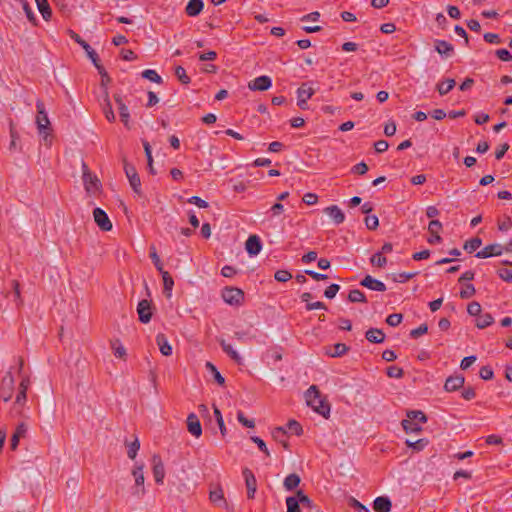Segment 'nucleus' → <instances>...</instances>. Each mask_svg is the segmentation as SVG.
Masks as SVG:
<instances>
[{
  "mask_svg": "<svg viewBox=\"0 0 512 512\" xmlns=\"http://www.w3.org/2000/svg\"><path fill=\"white\" fill-rule=\"evenodd\" d=\"M305 400L309 407L316 413L327 418L330 414V404L324 396L321 395L317 386L312 385L305 392Z\"/></svg>",
  "mask_w": 512,
  "mask_h": 512,
  "instance_id": "nucleus-1",
  "label": "nucleus"
},
{
  "mask_svg": "<svg viewBox=\"0 0 512 512\" xmlns=\"http://www.w3.org/2000/svg\"><path fill=\"white\" fill-rule=\"evenodd\" d=\"M82 180L84 188L89 195H95L101 190V182L97 175L93 174L87 164L82 161Z\"/></svg>",
  "mask_w": 512,
  "mask_h": 512,
  "instance_id": "nucleus-2",
  "label": "nucleus"
},
{
  "mask_svg": "<svg viewBox=\"0 0 512 512\" xmlns=\"http://www.w3.org/2000/svg\"><path fill=\"white\" fill-rule=\"evenodd\" d=\"M69 35L70 37L75 40V42H77L79 45L82 46V49H84L87 53V56L89 57V59L92 61V63L94 64V66L97 68L99 74L101 76H107V73L104 69V67L99 63V58H98V55L97 53L91 48V46L86 42L84 41L77 33H75L74 31H69Z\"/></svg>",
  "mask_w": 512,
  "mask_h": 512,
  "instance_id": "nucleus-3",
  "label": "nucleus"
},
{
  "mask_svg": "<svg viewBox=\"0 0 512 512\" xmlns=\"http://www.w3.org/2000/svg\"><path fill=\"white\" fill-rule=\"evenodd\" d=\"M36 108H37V117H36V125L39 134H44V138L47 137V130L50 126V121L47 115V112L45 110L44 103L41 100H38L36 102Z\"/></svg>",
  "mask_w": 512,
  "mask_h": 512,
  "instance_id": "nucleus-4",
  "label": "nucleus"
},
{
  "mask_svg": "<svg viewBox=\"0 0 512 512\" xmlns=\"http://www.w3.org/2000/svg\"><path fill=\"white\" fill-rule=\"evenodd\" d=\"M315 93L314 88L310 85V83H303L297 89V105L301 109H307V101L310 99Z\"/></svg>",
  "mask_w": 512,
  "mask_h": 512,
  "instance_id": "nucleus-5",
  "label": "nucleus"
},
{
  "mask_svg": "<svg viewBox=\"0 0 512 512\" xmlns=\"http://www.w3.org/2000/svg\"><path fill=\"white\" fill-rule=\"evenodd\" d=\"M124 170L125 174L129 180L130 186L134 190L135 193H140L141 191V181L138 176V173L134 166L130 165L129 163H124Z\"/></svg>",
  "mask_w": 512,
  "mask_h": 512,
  "instance_id": "nucleus-6",
  "label": "nucleus"
},
{
  "mask_svg": "<svg viewBox=\"0 0 512 512\" xmlns=\"http://www.w3.org/2000/svg\"><path fill=\"white\" fill-rule=\"evenodd\" d=\"M93 218L97 226L102 231H110L112 229V223L104 210L101 208H95L93 210Z\"/></svg>",
  "mask_w": 512,
  "mask_h": 512,
  "instance_id": "nucleus-7",
  "label": "nucleus"
},
{
  "mask_svg": "<svg viewBox=\"0 0 512 512\" xmlns=\"http://www.w3.org/2000/svg\"><path fill=\"white\" fill-rule=\"evenodd\" d=\"M151 469L154 480H163L166 476V469L161 457L154 454L151 458Z\"/></svg>",
  "mask_w": 512,
  "mask_h": 512,
  "instance_id": "nucleus-8",
  "label": "nucleus"
},
{
  "mask_svg": "<svg viewBox=\"0 0 512 512\" xmlns=\"http://www.w3.org/2000/svg\"><path fill=\"white\" fill-rule=\"evenodd\" d=\"M14 390V378L10 372H8L2 380L1 397L5 402L11 400Z\"/></svg>",
  "mask_w": 512,
  "mask_h": 512,
  "instance_id": "nucleus-9",
  "label": "nucleus"
},
{
  "mask_svg": "<svg viewBox=\"0 0 512 512\" xmlns=\"http://www.w3.org/2000/svg\"><path fill=\"white\" fill-rule=\"evenodd\" d=\"M222 298L226 303L230 305H236L239 304L242 300L243 292L238 288H225L222 291Z\"/></svg>",
  "mask_w": 512,
  "mask_h": 512,
  "instance_id": "nucleus-10",
  "label": "nucleus"
},
{
  "mask_svg": "<svg viewBox=\"0 0 512 512\" xmlns=\"http://www.w3.org/2000/svg\"><path fill=\"white\" fill-rule=\"evenodd\" d=\"M137 313L142 323H148L152 317L151 302L143 299L137 305Z\"/></svg>",
  "mask_w": 512,
  "mask_h": 512,
  "instance_id": "nucleus-11",
  "label": "nucleus"
},
{
  "mask_svg": "<svg viewBox=\"0 0 512 512\" xmlns=\"http://www.w3.org/2000/svg\"><path fill=\"white\" fill-rule=\"evenodd\" d=\"M114 100L118 106L121 121L126 128L130 129V114L127 105L123 102L122 97L118 94L114 95Z\"/></svg>",
  "mask_w": 512,
  "mask_h": 512,
  "instance_id": "nucleus-12",
  "label": "nucleus"
},
{
  "mask_svg": "<svg viewBox=\"0 0 512 512\" xmlns=\"http://www.w3.org/2000/svg\"><path fill=\"white\" fill-rule=\"evenodd\" d=\"M210 500L217 507L228 508L227 501L224 498L223 490L218 485H215L211 488Z\"/></svg>",
  "mask_w": 512,
  "mask_h": 512,
  "instance_id": "nucleus-13",
  "label": "nucleus"
},
{
  "mask_svg": "<svg viewBox=\"0 0 512 512\" xmlns=\"http://www.w3.org/2000/svg\"><path fill=\"white\" fill-rule=\"evenodd\" d=\"M504 248L500 244H491L484 247L481 251L476 253L477 258H489L492 256H500L503 253Z\"/></svg>",
  "mask_w": 512,
  "mask_h": 512,
  "instance_id": "nucleus-14",
  "label": "nucleus"
},
{
  "mask_svg": "<svg viewBox=\"0 0 512 512\" xmlns=\"http://www.w3.org/2000/svg\"><path fill=\"white\" fill-rule=\"evenodd\" d=\"M360 284L370 290H373V291H378V292H384L386 291V285L373 278L372 276L370 275H366L360 282Z\"/></svg>",
  "mask_w": 512,
  "mask_h": 512,
  "instance_id": "nucleus-15",
  "label": "nucleus"
},
{
  "mask_svg": "<svg viewBox=\"0 0 512 512\" xmlns=\"http://www.w3.org/2000/svg\"><path fill=\"white\" fill-rule=\"evenodd\" d=\"M187 428L188 431L197 438L202 434L200 421L194 413L189 414L187 417Z\"/></svg>",
  "mask_w": 512,
  "mask_h": 512,
  "instance_id": "nucleus-16",
  "label": "nucleus"
},
{
  "mask_svg": "<svg viewBox=\"0 0 512 512\" xmlns=\"http://www.w3.org/2000/svg\"><path fill=\"white\" fill-rule=\"evenodd\" d=\"M324 213L327 214L335 224H341L345 220V215L337 205H331L324 209Z\"/></svg>",
  "mask_w": 512,
  "mask_h": 512,
  "instance_id": "nucleus-17",
  "label": "nucleus"
},
{
  "mask_svg": "<svg viewBox=\"0 0 512 512\" xmlns=\"http://www.w3.org/2000/svg\"><path fill=\"white\" fill-rule=\"evenodd\" d=\"M276 433H279L282 435H284L286 433H290L293 435H300L302 433V427L297 421L290 420L284 427L277 428Z\"/></svg>",
  "mask_w": 512,
  "mask_h": 512,
  "instance_id": "nucleus-18",
  "label": "nucleus"
},
{
  "mask_svg": "<svg viewBox=\"0 0 512 512\" xmlns=\"http://www.w3.org/2000/svg\"><path fill=\"white\" fill-rule=\"evenodd\" d=\"M392 508L391 501L388 497H377L373 502V509L376 512H390Z\"/></svg>",
  "mask_w": 512,
  "mask_h": 512,
  "instance_id": "nucleus-19",
  "label": "nucleus"
},
{
  "mask_svg": "<svg viewBox=\"0 0 512 512\" xmlns=\"http://www.w3.org/2000/svg\"><path fill=\"white\" fill-rule=\"evenodd\" d=\"M464 381V377L460 375L450 376L447 378L444 388L448 392L456 391L463 386Z\"/></svg>",
  "mask_w": 512,
  "mask_h": 512,
  "instance_id": "nucleus-20",
  "label": "nucleus"
},
{
  "mask_svg": "<svg viewBox=\"0 0 512 512\" xmlns=\"http://www.w3.org/2000/svg\"><path fill=\"white\" fill-rule=\"evenodd\" d=\"M156 343H157L162 355H164V356L172 355V346L169 344V342L164 334H162V333L157 334Z\"/></svg>",
  "mask_w": 512,
  "mask_h": 512,
  "instance_id": "nucleus-21",
  "label": "nucleus"
},
{
  "mask_svg": "<svg viewBox=\"0 0 512 512\" xmlns=\"http://www.w3.org/2000/svg\"><path fill=\"white\" fill-rule=\"evenodd\" d=\"M442 228L441 222L438 220H431L428 225V230L431 233V237L428 239L429 243H435L441 241V237L439 236V231Z\"/></svg>",
  "mask_w": 512,
  "mask_h": 512,
  "instance_id": "nucleus-22",
  "label": "nucleus"
},
{
  "mask_svg": "<svg viewBox=\"0 0 512 512\" xmlns=\"http://www.w3.org/2000/svg\"><path fill=\"white\" fill-rule=\"evenodd\" d=\"M27 432V427L24 423H20L11 438L10 447L12 450H16L20 441V438L24 437Z\"/></svg>",
  "mask_w": 512,
  "mask_h": 512,
  "instance_id": "nucleus-23",
  "label": "nucleus"
},
{
  "mask_svg": "<svg viewBox=\"0 0 512 512\" xmlns=\"http://www.w3.org/2000/svg\"><path fill=\"white\" fill-rule=\"evenodd\" d=\"M435 50L440 55L449 57L453 53L454 48L450 43H448L444 40H436L435 41Z\"/></svg>",
  "mask_w": 512,
  "mask_h": 512,
  "instance_id": "nucleus-24",
  "label": "nucleus"
},
{
  "mask_svg": "<svg viewBox=\"0 0 512 512\" xmlns=\"http://www.w3.org/2000/svg\"><path fill=\"white\" fill-rule=\"evenodd\" d=\"M366 339L371 343H382L385 339V334L380 329L370 328L366 332Z\"/></svg>",
  "mask_w": 512,
  "mask_h": 512,
  "instance_id": "nucleus-25",
  "label": "nucleus"
},
{
  "mask_svg": "<svg viewBox=\"0 0 512 512\" xmlns=\"http://www.w3.org/2000/svg\"><path fill=\"white\" fill-rule=\"evenodd\" d=\"M203 1L202 0H190L186 6V13L189 16H197L203 9Z\"/></svg>",
  "mask_w": 512,
  "mask_h": 512,
  "instance_id": "nucleus-26",
  "label": "nucleus"
},
{
  "mask_svg": "<svg viewBox=\"0 0 512 512\" xmlns=\"http://www.w3.org/2000/svg\"><path fill=\"white\" fill-rule=\"evenodd\" d=\"M160 273L162 274V278H163L164 293L167 298H170L172 296V289L174 286V281L167 271L163 270Z\"/></svg>",
  "mask_w": 512,
  "mask_h": 512,
  "instance_id": "nucleus-27",
  "label": "nucleus"
},
{
  "mask_svg": "<svg viewBox=\"0 0 512 512\" xmlns=\"http://www.w3.org/2000/svg\"><path fill=\"white\" fill-rule=\"evenodd\" d=\"M127 491L135 497H140L145 493L144 482H129Z\"/></svg>",
  "mask_w": 512,
  "mask_h": 512,
  "instance_id": "nucleus-28",
  "label": "nucleus"
},
{
  "mask_svg": "<svg viewBox=\"0 0 512 512\" xmlns=\"http://www.w3.org/2000/svg\"><path fill=\"white\" fill-rule=\"evenodd\" d=\"M287 506V512H300V502L296 492L293 495L286 497L285 500Z\"/></svg>",
  "mask_w": 512,
  "mask_h": 512,
  "instance_id": "nucleus-29",
  "label": "nucleus"
},
{
  "mask_svg": "<svg viewBox=\"0 0 512 512\" xmlns=\"http://www.w3.org/2000/svg\"><path fill=\"white\" fill-rule=\"evenodd\" d=\"M35 1H36L37 8H38L39 12L42 14V17L45 20L50 19L51 15H52V11H51L48 1L47 0H35Z\"/></svg>",
  "mask_w": 512,
  "mask_h": 512,
  "instance_id": "nucleus-30",
  "label": "nucleus"
},
{
  "mask_svg": "<svg viewBox=\"0 0 512 512\" xmlns=\"http://www.w3.org/2000/svg\"><path fill=\"white\" fill-rule=\"evenodd\" d=\"M493 322H494V318L492 317L491 314H489V313L481 314L480 313L476 320V326L479 329H483V328L490 326Z\"/></svg>",
  "mask_w": 512,
  "mask_h": 512,
  "instance_id": "nucleus-31",
  "label": "nucleus"
},
{
  "mask_svg": "<svg viewBox=\"0 0 512 512\" xmlns=\"http://www.w3.org/2000/svg\"><path fill=\"white\" fill-rule=\"evenodd\" d=\"M455 84L456 82L454 79H446L445 81L437 84V90L440 95H446L455 87Z\"/></svg>",
  "mask_w": 512,
  "mask_h": 512,
  "instance_id": "nucleus-32",
  "label": "nucleus"
},
{
  "mask_svg": "<svg viewBox=\"0 0 512 512\" xmlns=\"http://www.w3.org/2000/svg\"><path fill=\"white\" fill-rule=\"evenodd\" d=\"M402 426L406 433H419L422 430L420 424L412 420H402Z\"/></svg>",
  "mask_w": 512,
  "mask_h": 512,
  "instance_id": "nucleus-33",
  "label": "nucleus"
},
{
  "mask_svg": "<svg viewBox=\"0 0 512 512\" xmlns=\"http://www.w3.org/2000/svg\"><path fill=\"white\" fill-rule=\"evenodd\" d=\"M348 300L353 303H365L367 301L364 293L358 289L349 292Z\"/></svg>",
  "mask_w": 512,
  "mask_h": 512,
  "instance_id": "nucleus-34",
  "label": "nucleus"
},
{
  "mask_svg": "<svg viewBox=\"0 0 512 512\" xmlns=\"http://www.w3.org/2000/svg\"><path fill=\"white\" fill-rule=\"evenodd\" d=\"M407 420H412V421H415V422L421 424V423H425L427 421V418L422 411L412 410V411L407 412Z\"/></svg>",
  "mask_w": 512,
  "mask_h": 512,
  "instance_id": "nucleus-35",
  "label": "nucleus"
},
{
  "mask_svg": "<svg viewBox=\"0 0 512 512\" xmlns=\"http://www.w3.org/2000/svg\"><path fill=\"white\" fill-rule=\"evenodd\" d=\"M127 455L130 459H134L140 449V442L137 437L131 442L127 444Z\"/></svg>",
  "mask_w": 512,
  "mask_h": 512,
  "instance_id": "nucleus-36",
  "label": "nucleus"
},
{
  "mask_svg": "<svg viewBox=\"0 0 512 512\" xmlns=\"http://www.w3.org/2000/svg\"><path fill=\"white\" fill-rule=\"evenodd\" d=\"M427 444L428 441L424 438L418 439L416 441L406 440V445L416 452L423 450Z\"/></svg>",
  "mask_w": 512,
  "mask_h": 512,
  "instance_id": "nucleus-37",
  "label": "nucleus"
},
{
  "mask_svg": "<svg viewBox=\"0 0 512 512\" xmlns=\"http://www.w3.org/2000/svg\"><path fill=\"white\" fill-rule=\"evenodd\" d=\"M223 350L237 363H240L241 357L232 347V345L226 343L224 340L221 341Z\"/></svg>",
  "mask_w": 512,
  "mask_h": 512,
  "instance_id": "nucleus-38",
  "label": "nucleus"
},
{
  "mask_svg": "<svg viewBox=\"0 0 512 512\" xmlns=\"http://www.w3.org/2000/svg\"><path fill=\"white\" fill-rule=\"evenodd\" d=\"M206 368L211 372L215 381L219 385H224V383H225L224 377L220 374V372L217 370V368L211 362H206Z\"/></svg>",
  "mask_w": 512,
  "mask_h": 512,
  "instance_id": "nucleus-39",
  "label": "nucleus"
},
{
  "mask_svg": "<svg viewBox=\"0 0 512 512\" xmlns=\"http://www.w3.org/2000/svg\"><path fill=\"white\" fill-rule=\"evenodd\" d=\"M482 245V240L480 238H472L471 240L467 241L465 244H464V249L469 252V253H472L474 251H476L478 248H480V246Z\"/></svg>",
  "mask_w": 512,
  "mask_h": 512,
  "instance_id": "nucleus-40",
  "label": "nucleus"
},
{
  "mask_svg": "<svg viewBox=\"0 0 512 512\" xmlns=\"http://www.w3.org/2000/svg\"><path fill=\"white\" fill-rule=\"evenodd\" d=\"M112 349L114 351V355L118 358H122L124 359L125 356H126V349L124 348V346L121 344V342L116 339L112 342Z\"/></svg>",
  "mask_w": 512,
  "mask_h": 512,
  "instance_id": "nucleus-41",
  "label": "nucleus"
},
{
  "mask_svg": "<svg viewBox=\"0 0 512 512\" xmlns=\"http://www.w3.org/2000/svg\"><path fill=\"white\" fill-rule=\"evenodd\" d=\"M105 106L103 107V113L105 115V118L109 121V122H114L116 117H115V114L113 112V109H112V105L108 99V96L106 95V98H105Z\"/></svg>",
  "mask_w": 512,
  "mask_h": 512,
  "instance_id": "nucleus-42",
  "label": "nucleus"
},
{
  "mask_svg": "<svg viewBox=\"0 0 512 512\" xmlns=\"http://www.w3.org/2000/svg\"><path fill=\"white\" fill-rule=\"evenodd\" d=\"M175 76L182 84L190 83V77L187 75L186 70L182 66L175 68Z\"/></svg>",
  "mask_w": 512,
  "mask_h": 512,
  "instance_id": "nucleus-43",
  "label": "nucleus"
},
{
  "mask_svg": "<svg viewBox=\"0 0 512 512\" xmlns=\"http://www.w3.org/2000/svg\"><path fill=\"white\" fill-rule=\"evenodd\" d=\"M12 287H13V291H14V301L16 303V305L18 307L22 306L23 305V299L21 297V292H20V284L17 280H13L12 281Z\"/></svg>",
  "mask_w": 512,
  "mask_h": 512,
  "instance_id": "nucleus-44",
  "label": "nucleus"
},
{
  "mask_svg": "<svg viewBox=\"0 0 512 512\" xmlns=\"http://www.w3.org/2000/svg\"><path fill=\"white\" fill-rule=\"evenodd\" d=\"M142 76L155 83H161L162 78L158 75L155 70L147 69L142 72Z\"/></svg>",
  "mask_w": 512,
  "mask_h": 512,
  "instance_id": "nucleus-45",
  "label": "nucleus"
},
{
  "mask_svg": "<svg viewBox=\"0 0 512 512\" xmlns=\"http://www.w3.org/2000/svg\"><path fill=\"white\" fill-rule=\"evenodd\" d=\"M348 351V347L343 343H337L333 346V351L329 352L332 357H339Z\"/></svg>",
  "mask_w": 512,
  "mask_h": 512,
  "instance_id": "nucleus-46",
  "label": "nucleus"
},
{
  "mask_svg": "<svg viewBox=\"0 0 512 512\" xmlns=\"http://www.w3.org/2000/svg\"><path fill=\"white\" fill-rule=\"evenodd\" d=\"M214 415H215V418H216V421L218 423V426H219V429H220V432L222 434V436H225L226 435V427H225V424H224V421H223V417H222V414L220 412V410L214 406Z\"/></svg>",
  "mask_w": 512,
  "mask_h": 512,
  "instance_id": "nucleus-47",
  "label": "nucleus"
},
{
  "mask_svg": "<svg viewBox=\"0 0 512 512\" xmlns=\"http://www.w3.org/2000/svg\"><path fill=\"white\" fill-rule=\"evenodd\" d=\"M143 147H144V150H145V154H146V157H147V162H148V166H149V170L152 174L155 173L154 171V168H153V158H152V152H151V147H150V144L146 141L143 142Z\"/></svg>",
  "mask_w": 512,
  "mask_h": 512,
  "instance_id": "nucleus-48",
  "label": "nucleus"
},
{
  "mask_svg": "<svg viewBox=\"0 0 512 512\" xmlns=\"http://www.w3.org/2000/svg\"><path fill=\"white\" fill-rule=\"evenodd\" d=\"M372 265L384 267L387 264V259L381 253H375L370 259Z\"/></svg>",
  "mask_w": 512,
  "mask_h": 512,
  "instance_id": "nucleus-49",
  "label": "nucleus"
},
{
  "mask_svg": "<svg viewBox=\"0 0 512 512\" xmlns=\"http://www.w3.org/2000/svg\"><path fill=\"white\" fill-rule=\"evenodd\" d=\"M274 278L278 282H287L292 278V274L287 270H278L275 272Z\"/></svg>",
  "mask_w": 512,
  "mask_h": 512,
  "instance_id": "nucleus-50",
  "label": "nucleus"
},
{
  "mask_svg": "<svg viewBox=\"0 0 512 512\" xmlns=\"http://www.w3.org/2000/svg\"><path fill=\"white\" fill-rule=\"evenodd\" d=\"M271 79L268 76L258 77V91H265L271 87Z\"/></svg>",
  "mask_w": 512,
  "mask_h": 512,
  "instance_id": "nucleus-51",
  "label": "nucleus"
},
{
  "mask_svg": "<svg viewBox=\"0 0 512 512\" xmlns=\"http://www.w3.org/2000/svg\"><path fill=\"white\" fill-rule=\"evenodd\" d=\"M246 250L250 255H256V234L249 236L246 241Z\"/></svg>",
  "mask_w": 512,
  "mask_h": 512,
  "instance_id": "nucleus-52",
  "label": "nucleus"
},
{
  "mask_svg": "<svg viewBox=\"0 0 512 512\" xmlns=\"http://www.w3.org/2000/svg\"><path fill=\"white\" fill-rule=\"evenodd\" d=\"M238 421L247 428H253L255 426V422L253 419H248L242 411L237 413Z\"/></svg>",
  "mask_w": 512,
  "mask_h": 512,
  "instance_id": "nucleus-53",
  "label": "nucleus"
},
{
  "mask_svg": "<svg viewBox=\"0 0 512 512\" xmlns=\"http://www.w3.org/2000/svg\"><path fill=\"white\" fill-rule=\"evenodd\" d=\"M150 258L152 259L156 269L159 272H162L163 271V265H162V262H161L158 254L156 252V249L154 247H151Z\"/></svg>",
  "mask_w": 512,
  "mask_h": 512,
  "instance_id": "nucleus-54",
  "label": "nucleus"
},
{
  "mask_svg": "<svg viewBox=\"0 0 512 512\" xmlns=\"http://www.w3.org/2000/svg\"><path fill=\"white\" fill-rule=\"evenodd\" d=\"M402 319H403L402 314L394 313V314H390L387 317L386 322L388 325L395 327L401 323Z\"/></svg>",
  "mask_w": 512,
  "mask_h": 512,
  "instance_id": "nucleus-55",
  "label": "nucleus"
},
{
  "mask_svg": "<svg viewBox=\"0 0 512 512\" xmlns=\"http://www.w3.org/2000/svg\"><path fill=\"white\" fill-rule=\"evenodd\" d=\"M476 290L472 284H467L465 288L460 291V297L462 299H468L475 294Z\"/></svg>",
  "mask_w": 512,
  "mask_h": 512,
  "instance_id": "nucleus-56",
  "label": "nucleus"
},
{
  "mask_svg": "<svg viewBox=\"0 0 512 512\" xmlns=\"http://www.w3.org/2000/svg\"><path fill=\"white\" fill-rule=\"evenodd\" d=\"M481 311L482 308L478 302L474 301L468 304L467 312L469 313V315L478 316L481 313Z\"/></svg>",
  "mask_w": 512,
  "mask_h": 512,
  "instance_id": "nucleus-57",
  "label": "nucleus"
},
{
  "mask_svg": "<svg viewBox=\"0 0 512 512\" xmlns=\"http://www.w3.org/2000/svg\"><path fill=\"white\" fill-rule=\"evenodd\" d=\"M365 225L369 230H375L379 225L378 217L375 215L366 216Z\"/></svg>",
  "mask_w": 512,
  "mask_h": 512,
  "instance_id": "nucleus-58",
  "label": "nucleus"
},
{
  "mask_svg": "<svg viewBox=\"0 0 512 512\" xmlns=\"http://www.w3.org/2000/svg\"><path fill=\"white\" fill-rule=\"evenodd\" d=\"M403 370L397 366H390L387 369V375L391 378H401L403 376Z\"/></svg>",
  "mask_w": 512,
  "mask_h": 512,
  "instance_id": "nucleus-59",
  "label": "nucleus"
},
{
  "mask_svg": "<svg viewBox=\"0 0 512 512\" xmlns=\"http://www.w3.org/2000/svg\"><path fill=\"white\" fill-rule=\"evenodd\" d=\"M296 494H297L298 501L300 502V504H302L303 506H306L308 508L312 507V501L309 499V497L307 495H305L303 493L302 490H297Z\"/></svg>",
  "mask_w": 512,
  "mask_h": 512,
  "instance_id": "nucleus-60",
  "label": "nucleus"
},
{
  "mask_svg": "<svg viewBox=\"0 0 512 512\" xmlns=\"http://www.w3.org/2000/svg\"><path fill=\"white\" fill-rule=\"evenodd\" d=\"M340 289V286L338 284H331L330 286H328L324 292V295L329 298V299H332L336 296L337 292L339 291Z\"/></svg>",
  "mask_w": 512,
  "mask_h": 512,
  "instance_id": "nucleus-61",
  "label": "nucleus"
},
{
  "mask_svg": "<svg viewBox=\"0 0 512 512\" xmlns=\"http://www.w3.org/2000/svg\"><path fill=\"white\" fill-rule=\"evenodd\" d=\"M479 375L483 380H490L493 378L494 373L491 367L484 366L480 369Z\"/></svg>",
  "mask_w": 512,
  "mask_h": 512,
  "instance_id": "nucleus-62",
  "label": "nucleus"
},
{
  "mask_svg": "<svg viewBox=\"0 0 512 512\" xmlns=\"http://www.w3.org/2000/svg\"><path fill=\"white\" fill-rule=\"evenodd\" d=\"M427 331L428 326L426 324H422L418 328L411 330L410 335L413 338H418L419 336L426 334Z\"/></svg>",
  "mask_w": 512,
  "mask_h": 512,
  "instance_id": "nucleus-63",
  "label": "nucleus"
},
{
  "mask_svg": "<svg viewBox=\"0 0 512 512\" xmlns=\"http://www.w3.org/2000/svg\"><path fill=\"white\" fill-rule=\"evenodd\" d=\"M499 277L506 282H512V270L509 269H500L498 271Z\"/></svg>",
  "mask_w": 512,
  "mask_h": 512,
  "instance_id": "nucleus-64",
  "label": "nucleus"
}]
</instances>
